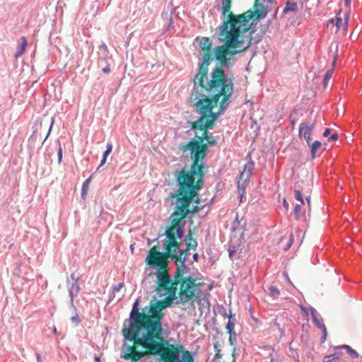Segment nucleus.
Listing matches in <instances>:
<instances>
[{
    "label": "nucleus",
    "instance_id": "10",
    "mask_svg": "<svg viewBox=\"0 0 362 362\" xmlns=\"http://www.w3.org/2000/svg\"><path fill=\"white\" fill-rule=\"evenodd\" d=\"M312 318L315 326L322 331V343L326 341L327 336V328L324 324L323 319L317 311L312 306L309 307Z\"/></svg>",
    "mask_w": 362,
    "mask_h": 362
},
{
    "label": "nucleus",
    "instance_id": "20",
    "mask_svg": "<svg viewBox=\"0 0 362 362\" xmlns=\"http://www.w3.org/2000/svg\"><path fill=\"white\" fill-rule=\"evenodd\" d=\"M79 291V286L77 284L76 282L74 284H72L71 288H69V296L71 298V300H73V297L74 295H76Z\"/></svg>",
    "mask_w": 362,
    "mask_h": 362
},
{
    "label": "nucleus",
    "instance_id": "23",
    "mask_svg": "<svg viewBox=\"0 0 362 362\" xmlns=\"http://www.w3.org/2000/svg\"><path fill=\"white\" fill-rule=\"evenodd\" d=\"M332 74H333V69H329L326 71V73L324 76V79H323V84H324L325 87L327 86L328 81L332 78Z\"/></svg>",
    "mask_w": 362,
    "mask_h": 362
},
{
    "label": "nucleus",
    "instance_id": "25",
    "mask_svg": "<svg viewBox=\"0 0 362 362\" xmlns=\"http://www.w3.org/2000/svg\"><path fill=\"white\" fill-rule=\"evenodd\" d=\"M181 358H184L185 362H194V358L188 351H184Z\"/></svg>",
    "mask_w": 362,
    "mask_h": 362
},
{
    "label": "nucleus",
    "instance_id": "4",
    "mask_svg": "<svg viewBox=\"0 0 362 362\" xmlns=\"http://www.w3.org/2000/svg\"><path fill=\"white\" fill-rule=\"evenodd\" d=\"M195 293L196 292L187 291L188 296L185 300H180V291H175L173 297L170 296V293H168L159 295L164 297L163 299L151 300L149 305L145 306L144 322L139 329L136 330L132 343L129 344L134 347V344H138L146 349H149L151 352H157L169 335L168 325L163 324V309L172 304H183L193 301Z\"/></svg>",
    "mask_w": 362,
    "mask_h": 362
},
{
    "label": "nucleus",
    "instance_id": "44",
    "mask_svg": "<svg viewBox=\"0 0 362 362\" xmlns=\"http://www.w3.org/2000/svg\"><path fill=\"white\" fill-rule=\"evenodd\" d=\"M115 296V293L112 291L109 294V302L112 301Z\"/></svg>",
    "mask_w": 362,
    "mask_h": 362
},
{
    "label": "nucleus",
    "instance_id": "47",
    "mask_svg": "<svg viewBox=\"0 0 362 362\" xmlns=\"http://www.w3.org/2000/svg\"><path fill=\"white\" fill-rule=\"evenodd\" d=\"M221 314L224 317H228L229 315L227 314L226 310L223 308V310L221 312Z\"/></svg>",
    "mask_w": 362,
    "mask_h": 362
},
{
    "label": "nucleus",
    "instance_id": "49",
    "mask_svg": "<svg viewBox=\"0 0 362 362\" xmlns=\"http://www.w3.org/2000/svg\"><path fill=\"white\" fill-rule=\"evenodd\" d=\"M305 200L307 201L308 206L310 207V196H306L305 197Z\"/></svg>",
    "mask_w": 362,
    "mask_h": 362
},
{
    "label": "nucleus",
    "instance_id": "43",
    "mask_svg": "<svg viewBox=\"0 0 362 362\" xmlns=\"http://www.w3.org/2000/svg\"><path fill=\"white\" fill-rule=\"evenodd\" d=\"M289 349L291 350V351H292V354H293V358L294 359H298V354L297 352H295L293 351V349L290 346L289 347Z\"/></svg>",
    "mask_w": 362,
    "mask_h": 362
},
{
    "label": "nucleus",
    "instance_id": "55",
    "mask_svg": "<svg viewBox=\"0 0 362 362\" xmlns=\"http://www.w3.org/2000/svg\"><path fill=\"white\" fill-rule=\"evenodd\" d=\"M95 362H99L100 361V357L99 356H95Z\"/></svg>",
    "mask_w": 362,
    "mask_h": 362
},
{
    "label": "nucleus",
    "instance_id": "52",
    "mask_svg": "<svg viewBox=\"0 0 362 362\" xmlns=\"http://www.w3.org/2000/svg\"><path fill=\"white\" fill-rule=\"evenodd\" d=\"M228 252H229V257H230V259H232V257H233V252H234V250H231V249H229V250H228Z\"/></svg>",
    "mask_w": 362,
    "mask_h": 362
},
{
    "label": "nucleus",
    "instance_id": "54",
    "mask_svg": "<svg viewBox=\"0 0 362 362\" xmlns=\"http://www.w3.org/2000/svg\"><path fill=\"white\" fill-rule=\"evenodd\" d=\"M37 359L38 362H41V356L39 354H37Z\"/></svg>",
    "mask_w": 362,
    "mask_h": 362
},
{
    "label": "nucleus",
    "instance_id": "22",
    "mask_svg": "<svg viewBox=\"0 0 362 362\" xmlns=\"http://www.w3.org/2000/svg\"><path fill=\"white\" fill-rule=\"evenodd\" d=\"M269 294L273 298H277L280 294L279 290L273 286H271L268 288Z\"/></svg>",
    "mask_w": 362,
    "mask_h": 362
},
{
    "label": "nucleus",
    "instance_id": "48",
    "mask_svg": "<svg viewBox=\"0 0 362 362\" xmlns=\"http://www.w3.org/2000/svg\"><path fill=\"white\" fill-rule=\"evenodd\" d=\"M193 259L195 262H198L199 261V255L197 253H195V254L193 255Z\"/></svg>",
    "mask_w": 362,
    "mask_h": 362
},
{
    "label": "nucleus",
    "instance_id": "14",
    "mask_svg": "<svg viewBox=\"0 0 362 362\" xmlns=\"http://www.w3.org/2000/svg\"><path fill=\"white\" fill-rule=\"evenodd\" d=\"M228 323L226 325V329L228 331V333L229 334L230 337H229V342L231 345L233 344V337H234L235 339H236V333L234 332V327H235V323L233 322V314L231 313V312L230 313L229 315L228 316Z\"/></svg>",
    "mask_w": 362,
    "mask_h": 362
},
{
    "label": "nucleus",
    "instance_id": "29",
    "mask_svg": "<svg viewBox=\"0 0 362 362\" xmlns=\"http://www.w3.org/2000/svg\"><path fill=\"white\" fill-rule=\"evenodd\" d=\"M347 353L349 354V356L352 358H356L359 357L358 353L356 350L353 349L352 348L349 349V350L348 351Z\"/></svg>",
    "mask_w": 362,
    "mask_h": 362
},
{
    "label": "nucleus",
    "instance_id": "1",
    "mask_svg": "<svg viewBox=\"0 0 362 362\" xmlns=\"http://www.w3.org/2000/svg\"><path fill=\"white\" fill-rule=\"evenodd\" d=\"M165 202L175 207L170 217V224L163 234L166 238L163 243L165 252H160L157 246L151 249L146 258L149 267L144 272L145 281L156 283L158 295L170 293V296L173 297L175 291H180V300H185L187 291L197 292L199 288L196 284L197 278L185 264V256L182 257L185 251L176 241L175 235L179 239L184 237L187 216L199 212L204 205L191 206L192 201L173 192Z\"/></svg>",
    "mask_w": 362,
    "mask_h": 362
},
{
    "label": "nucleus",
    "instance_id": "56",
    "mask_svg": "<svg viewBox=\"0 0 362 362\" xmlns=\"http://www.w3.org/2000/svg\"><path fill=\"white\" fill-rule=\"evenodd\" d=\"M232 230H235V226H233V227H232Z\"/></svg>",
    "mask_w": 362,
    "mask_h": 362
},
{
    "label": "nucleus",
    "instance_id": "26",
    "mask_svg": "<svg viewBox=\"0 0 362 362\" xmlns=\"http://www.w3.org/2000/svg\"><path fill=\"white\" fill-rule=\"evenodd\" d=\"M301 204H297L296 206H295V208H294V216H295V218L296 220H298L300 218V212H301Z\"/></svg>",
    "mask_w": 362,
    "mask_h": 362
},
{
    "label": "nucleus",
    "instance_id": "53",
    "mask_svg": "<svg viewBox=\"0 0 362 362\" xmlns=\"http://www.w3.org/2000/svg\"><path fill=\"white\" fill-rule=\"evenodd\" d=\"M284 276H285V278H286V281H287L288 283H290V284H291V281H290V279H289V277H288V274H287V273H284Z\"/></svg>",
    "mask_w": 362,
    "mask_h": 362
},
{
    "label": "nucleus",
    "instance_id": "37",
    "mask_svg": "<svg viewBox=\"0 0 362 362\" xmlns=\"http://www.w3.org/2000/svg\"><path fill=\"white\" fill-rule=\"evenodd\" d=\"M38 127L40 128V130L42 129V123L36 124V129L35 130V132H34V133L33 134V136H36V137L37 136Z\"/></svg>",
    "mask_w": 362,
    "mask_h": 362
},
{
    "label": "nucleus",
    "instance_id": "32",
    "mask_svg": "<svg viewBox=\"0 0 362 362\" xmlns=\"http://www.w3.org/2000/svg\"><path fill=\"white\" fill-rule=\"evenodd\" d=\"M339 138V135L337 132L332 134L327 139L329 142L334 141L337 140Z\"/></svg>",
    "mask_w": 362,
    "mask_h": 362
},
{
    "label": "nucleus",
    "instance_id": "15",
    "mask_svg": "<svg viewBox=\"0 0 362 362\" xmlns=\"http://www.w3.org/2000/svg\"><path fill=\"white\" fill-rule=\"evenodd\" d=\"M108 59H110L107 57V54H105L100 57L98 60V67L100 68L105 74H108L110 71V64L107 62Z\"/></svg>",
    "mask_w": 362,
    "mask_h": 362
},
{
    "label": "nucleus",
    "instance_id": "41",
    "mask_svg": "<svg viewBox=\"0 0 362 362\" xmlns=\"http://www.w3.org/2000/svg\"><path fill=\"white\" fill-rule=\"evenodd\" d=\"M112 149V144L111 142H108L107 144V146H106V150L105 151H109L110 153H111Z\"/></svg>",
    "mask_w": 362,
    "mask_h": 362
},
{
    "label": "nucleus",
    "instance_id": "16",
    "mask_svg": "<svg viewBox=\"0 0 362 362\" xmlns=\"http://www.w3.org/2000/svg\"><path fill=\"white\" fill-rule=\"evenodd\" d=\"M28 42L25 37H21V42L17 47V52L16 54V57H18L23 54L25 51Z\"/></svg>",
    "mask_w": 362,
    "mask_h": 362
},
{
    "label": "nucleus",
    "instance_id": "31",
    "mask_svg": "<svg viewBox=\"0 0 362 362\" xmlns=\"http://www.w3.org/2000/svg\"><path fill=\"white\" fill-rule=\"evenodd\" d=\"M274 325L277 328V329L280 332L281 336H283L284 334V330L281 327V325L277 322V320L276 319L274 321Z\"/></svg>",
    "mask_w": 362,
    "mask_h": 362
},
{
    "label": "nucleus",
    "instance_id": "30",
    "mask_svg": "<svg viewBox=\"0 0 362 362\" xmlns=\"http://www.w3.org/2000/svg\"><path fill=\"white\" fill-rule=\"evenodd\" d=\"M124 283H119V284L112 286V291H113V292H115V293L119 292L121 290V288L122 287H124Z\"/></svg>",
    "mask_w": 362,
    "mask_h": 362
},
{
    "label": "nucleus",
    "instance_id": "3",
    "mask_svg": "<svg viewBox=\"0 0 362 362\" xmlns=\"http://www.w3.org/2000/svg\"><path fill=\"white\" fill-rule=\"evenodd\" d=\"M232 0H221L220 11L221 23L217 28L218 40L222 43L218 45L216 59L227 69L234 64V56L250 46L254 25L262 20L255 9L235 15L230 12Z\"/></svg>",
    "mask_w": 362,
    "mask_h": 362
},
{
    "label": "nucleus",
    "instance_id": "40",
    "mask_svg": "<svg viewBox=\"0 0 362 362\" xmlns=\"http://www.w3.org/2000/svg\"><path fill=\"white\" fill-rule=\"evenodd\" d=\"M351 347L350 346H349V345H346V344L335 347V349H346L347 351H348L349 350V349H351Z\"/></svg>",
    "mask_w": 362,
    "mask_h": 362
},
{
    "label": "nucleus",
    "instance_id": "34",
    "mask_svg": "<svg viewBox=\"0 0 362 362\" xmlns=\"http://www.w3.org/2000/svg\"><path fill=\"white\" fill-rule=\"evenodd\" d=\"M300 308H301L303 315L306 317H308V311H310L309 308H307L306 307H303L301 305Z\"/></svg>",
    "mask_w": 362,
    "mask_h": 362
},
{
    "label": "nucleus",
    "instance_id": "13",
    "mask_svg": "<svg viewBox=\"0 0 362 362\" xmlns=\"http://www.w3.org/2000/svg\"><path fill=\"white\" fill-rule=\"evenodd\" d=\"M315 126V122H313L312 124L301 123L299 126V136L303 137H308L309 135L312 134Z\"/></svg>",
    "mask_w": 362,
    "mask_h": 362
},
{
    "label": "nucleus",
    "instance_id": "7",
    "mask_svg": "<svg viewBox=\"0 0 362 362\" xmlns=\"http://www.w3.org/2000/svg\"><path fill=\"white\" fill-rule=\"evenodd\" d=\"M255 167V163L250 158L243 167V170L240 172L238 180V194L240 197V202H243L245 188L252 175V170Z\"/></svg>",
    "mask_w": 362,
    "mask_h": 362
},
{
    "label": "nucleus",
    "instance_id": "18",
    "mask_svg": "<svg viewBox=\"0 0 362 362\" xmlns=\"http://www.w3.org/2000/svg\"><path fill=\"white\" fill-rule=\"evenodd\" d=\"M90 182V177L86 179V180L83 184L82 188H81V196L83 199H86L88 196V189H89V183Z\"/></svg>",
    "mask_w": 362,
    "mask_h": 362
},
{
    "label": "nucleus",
    "instance_id": "39",
    "mask_svg": "<svg viewBox=\"0 0 362 362\" xmlns=\"http://www.w3.org/2000/svg\"><path fill=\"white\" fill-rule=\"evenodd\" d=\"M71 321H72L74 324L77 325V324L78 323V322H79L78 316L77 315H74V316H72V317H71Z\"/></svg>",
    "mask_w": 362,
    "mask_h": 362
},
{
    "label": "nucleus",
    "instance_id": "42",
    "mask_svg": "<svg viewBox=\"0 0 362 362\" xmlns=\"http://www.w3.org/2000/svg\"><path fill=\"white\" fill-rule=\"evenodd\" d=\"M329 134H330V129L329 128L325 129L322 133V135L325 137H327Z\"/></svg>",
    "mask_w": 362,
    "mask_h": 362
},
{
    "label": "nucleus",
    "instance_id": "8",
    "mask_svg": "<svg viewBox=\"0 0 362 362\" xmlns=\"http://www.w3.org/2000/svg\"><path fill=\"white\" fill-rule=\"evenodd\" d=\"M176 7L173 4H169L166 8L162 13V18L165 21L164 28L165 31L172 35L175 32L174 21L173 19V14L175 12Z\"/></svg>",
    "mask_w": 362,
    "mask_h": 362
},
{
    "label": "nucleus",
    "instance_id": "21",
    "mask_svg": "<svg viewBox=\"0 0 362 362\" xmlns=\"http://www.w3.org/2000/svg\"><path fill=\"white\" fill-rule=\"evenodd\" d=\"M340 356V353L335 352L332 354L325 356L323 358V362H332L336 359H338Z\"/></svg>",
    "mask_w": 362,
    "mask_h": 362
},
{
    "label": "nucleus",
    "instance_id": "24",
    "mask_svg": "<svg viewBox=\"0 0 362 362\" xmlns=\"http://www.w3.org/2000/svg\"><path fill=\"white\" fill-rule=\"evenodd\" d=\"M294 197L296 199L300 201L301 204H304V200L303 197V194L300 189H294Z\"/></svg>",
    "mask_w": 362,
    "mask_h": 362
},
{
    "label": "nucleus",
    "instance_id": "51",
    "mask_svg": "<svg viewBox=\"0 0 362 362\" xmlns=\"http://www.w3.org/2000/svg\"><path fill=\"white\" fill-rule=\"evenodd\" d=\"M349 18V15L347 14L346 17L344 19V24H345L346 26H347V25H348Z\"/></svg>",
    "mask_w": 362,
    "mask_h": 362
},
{
    "label": "nucleus",
    "instance_id": "50",
    "mask_svg": "<svg viewBox=\"0 0 362 362\" xmlns=\"http://www.w3.org/2000/svg\"><path fill=\"white\" fill-rule=\"evenodd\" d=\"M351 0H345V6L346 7H350V6H351Z\"/></svg>",
    "mask_w": 362,
    "mask_h": 362
},
{
    "label": "nucleus",
    "instance_id": "17",
    "mask_svg": "<svg viewBox=\"0 0 362 362\" xmlns=\"http://www.w3.org/2000/svg\"><path fill=\"white\" fill-rule=\"evenodd\" d=\"M298 11V4L296 2L288 1L284 8L283 12L287 13L290 11L295 12Z\"/></svg>",
    "mask_w": 362,
    "mask_h": 362
},
{
    "label": "nucleus",
    "instance_id": "27",
    "mask_svg": "<svg viewBox=\"0 0 362 362\" xmlns=\"http://www.w3.org/2000/svg\"><path fill=\"white\" fill-rule=\"evenodd\" d=\"M110 153L109 151H104L103 155V158H102V160H101V161H100V165H99V166H98V169L100 167H101V166H103V165H105V163H106V160H107V156L110 155Z\"/></svg>",
    "mask_w": 362,
    "mask_h": 362
},
{
    "label": "nucleus",
    "instance_id": "36",
    "mask_svg": "<svg viewBox=\"0 0 362 362\" xmlns=\"http://www.w3.org/2000/svg\"><path fill=\"white\" fill-rule=\"evenodd\" d=\"M100 48V50L103 52L102 55L107 54L106 52H107V47L105 44L103 43V45H101Z\"/></svg>",
    "mask_w": 362,
    "mask_h": 362
},
{
    "label": "nucleus",
    "instance_id": "57",
    "mask_svg": "<svg viewBox=\"0 0 362 362\" xmlns=\"http://www.w3.org/2000/svg\"><path fill=\"white\" fill-rule=\"evenodd\" d=\"M361 362H362V361Z\"/></svg>",
    "mask_w": 362,
    "mask_h": 362
},
{
    "label": "nucleus",
    "instance_id": "46",
    "mask_svg": "<svg viewBox=\"0 0 362 362\" xmlns=\"http://www.w3.org/2000/svg\"><path fill=\"white\" fill-rule=\"evenodd\" d=\"M304 139H305L307 144L310 146V141H311V135H309L308 137H304Z\"/></svg>",
    "mask_w": 362,
    "mask_h": 362
},
{
    "label": "nucleus",
    "instance_id": "35",
    "mask_svg": "<svg viewBox=\"0 0 362 362\" xmlns=\"http://www.w3.org/2000/svg\"><path fill=\"white\" fill-rule=\"evenodd\" d=\"M342 19L340 17H336V26L339 28L342 25Z\"/></svg>",
    "mask_w": 362,
    "mask_h": 362
},
{
    "label": "nucleus",
    "instance_id": "38",
    "mask_svg": "<svg viewBox=\"0 0 362 362\" xmlns=\"http://www.w3.org/2000/svg\"><path fill=\"white\" fill-rule=\"evenodd\" d=\"M58 158H59V162L60 163L62 161V147L59 146V148H58Z\"/></svg>",
    "mask_w": 362,
    "mask_h": 362
},
{
    "label": "nucleus",
    "instance_id": "45",
    "mask_svg": "<svg viewBox=\"0 0 362 362\" xmlns=\"http://www.w3.org/2000/svg\"><path fill=\"white\" fill-rule=\"evenodd\" d=\"M283 206L284 207L288 210V207H289V204L287 202V201L286 199L284 200V202H283Z\"/></svg>",
    "mask_w": 362,
    "mask_h": 362
},
{
    "label": "nucleus",
    "instance_id": "28",
    "mask_svg": "<svg viewBox=\"0 0 362 362\" xmlns=\"http://www.w3.org/2000/svg\"><path fill=\"white\" fill-rule=\"evenodd\" d=\"M293 241H294V236H293V235L292 233H291L290 235H289L288 242L287 245L284 247V250L285 251H287L288 250H289V248L291 247V246L293 243Z\"/></svg>",
    "mask_w": 362,
    "mask_h": 362
},
{
    "label": "nucleus",
    "instance_id": "5",
    "mask_svg": "<svg viewBox=\"0 0 362 362\" xmlns=\"http://www.w3.org/2000/svg\"><path fill=\"white\" fill-rule=\"evenodd\" d=\"M216 48L212 51V42L209 37H202L199 42V53L202 57V62H199V72L194 79V91L200 93H209L211 85L216 82L215 85L218 91L222 88L223 83L230 82L231 89L233 90L232 80L223 71L220 62L216 59ZM231 67L228 69V71Z\"/></svg>",
    "mask_w": 362,
    "mask_h": 362
},
{
    "label": "nucleus",
    "instance_id": "6",
    "mask_svg": "<svg viewBox=\"0 0 362 362\" xmlns=\"http://www.w3.org/2000/svg\"><path fill=\"white\" fill-rule=\"evenodd\" d=\"M139 305V300L137 298L133 303L129 318L126 319L123 322L122 334L124 342L122 347L120 356L128 362H140L142 357L148 353L147 351L144 353L137 351L136 347L129 344V343H132L136 330L139 329L141 324L144 322L145 307L142 308V311L140 313Z\"/></svg>",
    "mask_w": 362,
    "mask_h": 362
},
{
    "label": "nucleus",
    "instance_id": "12",
    "mask_svg": "<svg viewBox=\"0 0 362 362\" xmlns=\"http://www.w3.org/2000/svg\"><path fill=\"white\" fill-rule=\"evenodd\" d=\"M185 240L186 241V249L184 250L185 253L182 255V257L185 256V258L187 259V255H190L189 254V250H196V248H197V240L195 239H194L192 237V234L191 233H189L186 236ZM182 250H183V249H182Z\"/></svg>",
    "mask_w": 362,
    "mask_h": 362
},
{
    "label": "nucleus",
    "instance_id": "9",
    "mask_svg": "<svg viewBox=\"0 0 362 362\" xmlns=\"http://www.w3.org/2000/svg\"><path fill=\"white\" fill-rule=\"evenodd\" d=\"M276 4V0H255L253 9L259 18H264L272 11V5Z\"/></svg>",
    "mask_w": 362,
    "mask_h": 362
},
{
    "label": "nucleus",
    "instance_id": "19",
    "mask_svg": "<svg viewBox=\"0 0 362 362\" xmlns=\"http://www.w3.org/2000/svg\"><path fill=\"white\" fill-rule=\"evenodd\" d=\"M321 145H322V144L320 141H315L312 144L310 145V155H311V158L313 160L316 158L317 150L321 146Z\"/></svg>",
    "mask_w": 362,
    "mask_h": 362
},
{
    "label": "nucleus",
    "instance_id": "11",
    "mask_svg": "<svg viewBox=\"0 0 362 362\" xmlns=\"http://www.w3.org/2000/svg\"><path fill=\"white\" fill-rule=\"evenodd\" d=\"M163 362H185L184 358H181L180 352L177 350L168 351L163 356Z\"/></svg>",
    "mask_w": 362,
    "mask_h": 362
},
{
    "label": "nucleus",
    "instance_id": "2",
    "mask_svg": "<svg viewBox=\"0 0 362 362\" xmlns=\"http://www.w3.org/2000/svg\"><path fill=\"white\" fill-rule=\"evenodd\" d=\"M215 83L214 81L211 85L209 93L192 92L190 95L189 102L197 115V119L193 126L195 136L184 150L190 151L193 163L189 169L184 168L175 171L177 189L173 192L198 204H200L198 192L204 185L203 159L206 155L208 145L216 144L212 134H208L207 129H212L218 117L225 112L231 103L230 98L233 93L230 82L223 83L219 91L215 88Z\"/></svg>",
    "mask_w": 362,
    "mask_h": 362
},
{
    "label": "nucleus",
    "instance_id": "33",
    "mask_svg": "<svg viewBox=\"0 0 362 362\" xmlns=\"http://www.w3.org/2000/svg\"><path fill=\"white\" fill-rule=\"evenodd\" d=\"M53 124H54V119H52V121H51V123L49 124V129L47 130V132L46 133V135H45V137L44 140L42 141V143H44L45 141V140L47 139V138L49 135Z\"/></svg>",
    "mask_w": 362,
    "mask_h": 362
}]
</instances>
